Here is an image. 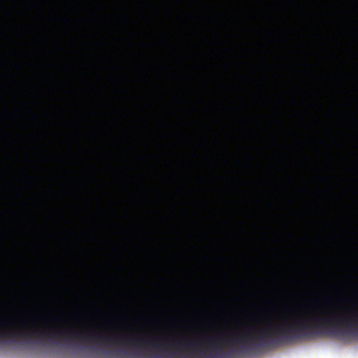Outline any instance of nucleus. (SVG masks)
<instances>
[{"instance_id":"f257e3e1","label":"nucleus","mask_w":358,"mask_h":358,"mask_svg":"<svg viewBox=\"0 0 358 358\" xmlns=\"http://www.w3.org/2000/svg\"><path fill=\"white\" fill-rule=\"evenodd\" d=\"M358 330V313H355V334Z\"/></svg>"},{"instance_id":"f03ea898","label":"nucleus","mask_w":358,"mask_h":358,"mask_svg":"<svg viewBox=\"0 0 358 358\" xmlns=\"http://www.w3.org/2000/svg\"><path fill=\"white\" fill-rule=\"evenodd\" d=\"M155 358H159L158 357H155Z\"/></svg>"}]
</instances>
